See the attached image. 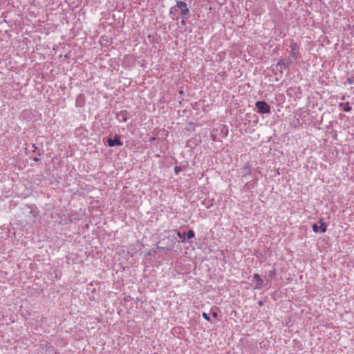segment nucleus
I'll return each instance as SVG.
<instances>
[{
	"mask_svg": "<svg viewBox=\"0 0 354 354\" xmlns=\"http://www.w3.org/2000/svg\"><path fill=\"white\" fill-rule=\"evenodd\" d=\"M178 10H180L181 17L183 19H186L189 15L190 12L187 4L184 1H178L176 5L170 8L169 15L174 16Z\"/></svg>",
	"mask_w": 354,
	"mask_h": 354,
	"instance_id": "1",
	"label": "nucleus"
},
{
	"mask_svg": "<svg viewBox=\"0 0 354 354\" xmlns=\"http://www.w3.org/2000/svg\"><path fill=\"white\" fill-rule=\"evenodd\" d=\"M255 106L259 113L266 114L270 112V106L264 101H257L255 103Z\"/></svg>",
	"mask_w": 354,
	"mask_h": 354,
	"instance_id": "2",
	"label": "nucleus"
},
{
	"mask_svg": "<svg viewBox=\"0 0 354 354\" xmlns=\"http://www.w3.org/2000/svg\"><path fill=\"white\" fill-rule=\"evenodd\" d=\"M290 55L292 58V59L295 60L297 59L299 53V46L297 43L294 41V40L290 41Z\"/></svg>",
	"mask_w": 354,
	"mask_h": 354,
	"instance_id": "3",
	"label": "nucleus"
},
{
	"mask_svg": "<svg viewBox=\"0 0 354 354\" xmlns=\"http://www.w3.org/2000/svg\"><path fill=\"white\" fill-rule=\"evenodd\" d=\"M253 281L255 282V289L261 290L264 286V281L259 274H254L253 275Z\"/></svg>",
	"mask_w": 354,
	"mask_h": 354,
	"instance_id": "4",
	"label": "nucleus"
},
{
	"mask_svg": "<svg viewBox=\"0 0 354 354\" xmlns=\"http://www.w3.org/2000/svg\"><path fill=\"white\" fill-rule=\"evenodd\" d=\"M107 143L109 147H113L115 145H117V146L122 145V142L120 141V138L118 136L115 137L113 139H112V138L108 139Z\"/></svg>",
	"mask_w": 354,
	"mask_h": 354,
	"instance_id": "5",
	"label": "nucleus"
},
{
	"mask_svg": "<svg viewBox=\"0 0 354 354\" xmlns=\"http://www.w3.org/2000/svg\"><path fill=\"white\" fill-rule=\"evenodd\" d=\"M319 229H320L322 232H326V226L324 225V223H322V225L320 227H318L317 224H314L313 225V230L315 232H317Z\"/></svg>",
	"mask_w": 354,
	"mask_h": 354,
	"instance_id": "6",
	"label": "nucleus"
},
{
	"mask_svg": "<svg viewBox=\"0 0 354 354\" xmlns=\"http://www.w3.org/2000/svg\"><path fill=\"white\" fill-rule=\"evenodd\" d=\"M292 64V61H288V62H285L284 60H279L278 62L279 66H283L284 67L288 68Z\"/></svg>",
	"mask_w": 354,
	"mask_h": 354,
	"instance_id": "7",
	"label": "nucleus"
},
{
	"mask_svg": "<svg viewBox=\"0 0 354 354\" xmlns=\"http://www.w3.org/2000/svg\"><path fill=\"white\" fill-rule=\"evenodd\" d=\"M343 106V109L344 111L348 112L351 110V107L348 102L342 104Z\"/></svg>",
	"mask_w": 354,
	"mask_h": 354,
	"instance_id": "8",
	"label": "nucleus"
},
{
	"mask_svg": "<svg viewBox=\"0 0 354 354\" xmlns=\"http://www.w3.org/2000/svg\"><path fill=\"white\" fill-rule=\"evenodd\" d=\"M185 235L187 239H190L194 237L195 234L194 232L192 230H189L187 233H185Z\"/></svg>",
	"mask_w": 354,
	"mask_h": 354,
	"instance_id": "9",
	"label": "nucleus"
},
{
	"mask_svg": "<svg viewBox=\"0 0 354 354\" xmlns=\"http://www.w3.org/2000/svg\"><path fill=\"white\" fill-rule=\"evenodd\" d=\"M177 236L182 239V242L185 241V236H186L185 233L181 234L180 232H178Z\"/></svg>",
	"mask_w": 354,
	"mask_h": 354,
	"instance_id": "10",
	"label": "nucleus"
},
{
	"mask_svg": "<svg viewBox=\"0 0 354 354\" xmlns=\"http://www.w3.org/2000/svg\"><path fill=\"white\" fill-rule=\"evenodd\" d=\"M174 171L176 174H178L181 171V167L179 166H176L174 167Z\"/></svg>",
	"mask_w": 354,
	"mask_h": 354,
	"instance_id": "11",
	"label": "nucleus"
},
{
	"mask_svg": "<svg viewBox=\"0 0 354 354\" xmlns=\"http://www.w3.org/2000/svg\"><path fill=\"white\" fill-rule=\"evenodd\" d=\"M203 317L207 321H209V317L208 316V315L206 313H203Z\"/></svg>",
	"mask_w": 354,
	"mask_h": 354,
	"instance_id": "12",
	"label": "nucleus"
},
{
	"mask_svg": "<svg viewBox=\"0 0 354 354\" xmlns=\"http://www.w3.org/2000/svg\"><path fill=\"white\" fill-rule=\"evenodd\" d=\"M212 316H213L214 317H217L218 314H217L216 312H213V313H212Z\"/></svg>",
	"mask_w": 354,
	"mask_h": 354,
	"instance_id": "13",
	"label": "nucleus"
},
{
	"mask_svg": "<svg viewBox=\"0 0 354 354\" xmlns=\"http://www.w3.org/2000/svg\"><path fill=\"white\" fill-rule=\"evenodd\" d=\"M155 140H156V138H155L154 137H152V138H151L149 139V140H150L151 142L154 141Z\"/></svg>",
	"mask_w": 354,
	"mask_h": 354,
	"instance_id": "14",
	"label": "nucleus"
},
{
	"mask_svg": "<svg viewBox=\"0 0 354 354\" xmlns=\"http://www.w3.org/2000/svg\"><path fill=\"white\" fill-rule=\"evenodd\" d=\"M181 24H182L183 25H185V20H184V19H183V20L181 21Z\"/></svg>",
	"mask_w": 354,
	"mask_h": 354,
	"instance_id": "15",
	"label": "nucleus"
},
{
	"mask_svg": "<svg viewBox=\"0 0 354 354\" xmlns=\"http://www.w3.org/2000/svg\"><path fill=\"white\" fill-rule=\"evenodd\" d=\"M259 306H262L263 305V302L261 301H259Z\"/></svg>",
	"mask_w": 354,
	"mask_h": 354,
	"instance_id": "16",
	"label": "nucleus"
},
{
	"mask_svg": "<svg viewBox=\"0 0 354 354\" xmlns=\"http://www.w3.org/2000/svg\"><path fill=\"white\" fill-rule=\"evenodd\" d=\"M123 121H124V122H126V121H127V118H126V117L123 118Z\"/></svg>",
	"mask_w": 354,
	"mask_h": 354,
	"instance_id": "17",
	"label": "nucleus"
}]
</instances>
